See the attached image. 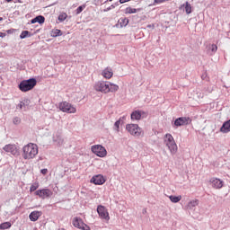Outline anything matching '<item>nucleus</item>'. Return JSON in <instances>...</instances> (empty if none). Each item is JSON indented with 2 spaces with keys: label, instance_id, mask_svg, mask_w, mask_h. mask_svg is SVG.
<instances>
[{
  "label": "nucleus",
  "instance_id": "obj_1",
  "mask_svg": "<svg viewBox=\"0 0 230 230\" xmlns=\"http://www.w3.org/2000/svg\"><path fill=\"white\" fill-rule=\"evenodd\" d=\"M93 89L97 93L109 94V93H118L119 91V85L109 81H98L93 84Z\"/></svg>",
  "mask_w": 230,
  "mask_h": 230
},
{
  "label": "nucleus",
  "instance_id": "obj_2",
  "mask_svg": "<svg viewBox=\"0 0 230 230\" xmlns=\"http://www.w3.org/2000/svg\"><path fill=\"white\" fill-rule=\"evenodd\" d=\"M39 155V146L34 143H29L22 147V158L30 161L35 159Z\"/></svg>",
  "mask_w": 230,
  "mask_h": 230
},
{
  "label": "nucleus",
  "instance_id": "obj_3",
  "mask_svg": "<svg viewBox=\"0 0 230 230\" xmlns=\"http://www.w3.org/2000/svg\"><path fill=\"white\" fill-rule=\"evenodd\" d=\"M164 143L165 146H167V148L170 150L172 155H175V154H177V150H179V148L177 147V143H175V139L172 134H165L164 137Z\"/></svg>",
  "mask_w": 230,
  "mask_h": 230
},
{
  "label": "nucleus",
  "instance_id": "obj_4",
  "mask_svg": "<svg viewBox=\"0 0 230 230\" xmlns=\"http://www.w3.org/2000/svg\"><path fill=\"white\" fill-rule=\"evenodd\" d=\"M37 85V79L31 78L29 80H23L19 84V89L22 93H28V91H31Z\"/></svg>",
  "mask_w": 230,
  "mask_h": 230
},
{
  "label": "nucleus",
  "instance_id": "obj_5",
  "mask_svg": "<svg viewBox=\"0 0 230 230\" xmlns=\"http://www.w3.org/2000/svg\"><path fill=\"white\" fill-rule=\"evenodd\" d=\"M126 130L131 134V136H135V137H139V136H143V130L137 124H128L126 126Z\"/></svg>",
  "mask_w": 230,
  "mask_h": 230
},
{
  "label": "nucleus",
  "instance_id": "obj_6",
  "mask_svg": "<svg viewBox=\"0 0 230 230\" xmlns=\"http://www.w3.org/2000/svg\"><path fill=\"white\" fill-rule=\"evenodd\" d=\"M91 151L93 154L97 155V157H107V149L102 145H94L91 146Z\"/></svg>",
  "mask_w": 230,
  "mask_h": 230
},
{
  "label": "nucleus",
  "instance_id": "obj_7",
  "mask_svg": "<svg viewBox=\"0 0 230 230\" xmlns=\"http://www.w3.org/2000/svg\"><path fill=\"white\" fill-rule=\"evenodd\" d=\"M59 110L62 112H66L67 114H75L76 113V108L73 106V104L67 102H62L59 103Z\"/></svg>",
  "mask_w": 230,
  "mask_h": 230
},
{
  "label": "nucleus",
  "instance_id": "obj_8",
  "mask_svg": "<svg viewBox=\"0 0 230 230\" xmlns=\"http://www.w3.org/2000/svg\"><path fill=\"white\" fill-rule=\"evenodd\" d=\"M72 224L74 227H76L77 229L91 230V227L84 223V220H82L80 217H74Z\"/></svg>",
  "mask_w": 230,
  "mask_h": 230
},
{
  "label": "nucleus",
  "instance_id": "obj_9",
  "mask_svg": "<svg viewBox=\"0 0 230 230\" xmlns=\"http://www.w3.org/2000/svg\"><path fill=\"white\" fill-rule=\"evenodd\" d=\"M97 213L102 220H105V222H109L111 220V217L109 216V211H107V208L102 205L97 207Z\"/></svg>",
  "mask_w": 230,
  "mask_h": 230
},
{
  "label": "nucleus",
  "instance_id": "obj_10",
  "mask_svg": "<svg viewBox=\"0 0 230 230\" xmlns=\"http://www.w3.org/2000/svg\"><path fill=\"white\" fill-rule=\"evenodd\" d=\"M34 195H37V197H40V199H48L53 195V191L49 189H42L38 190L34 192Z\"/></svg>",
  "mask_w": 230,
  "mask_h": 230
},
{
  "label": "nucleus",
  "instance_id": "obj_11",
  "mask_svg": "<svg viewBox=\"0 0 230 230\" xmlns=\"http://www.w3.org/2000/svg\"><path fill=\"white\" fill-rule=\"evenodd\" d=\"M191 123V119L190 117H180L175 119V127H184V125H190Z\"/></svg>",
  "mask_w": 230,
  "mask_h": 230
},
{
  "label": "nucleus",
  "instance_id": "obj_12",
  "mask_svg": "<svg viewBox=\"0 0 230 230\" xmlns=\"http://www.w3.org/2000/svg\"><path fill=\"white\" fill-rule=\"evenodd\" d=\"M209 184H211L212 188L215 190H222V188H224V181L218 178H211Z\"/></svg>",
  "mask_w": 230,
  "mask_h": 230
},
{
  "label": "nucleus",
  "instance_id": "obj_13",
  "mask_svg": "<svg viewBox=\"0 0 230 230\" xmlns=\"http://www.w3.org/2000/svg\"><path fill=\"white\" fill-rule=\"evenodd\" d=\"M105 177H103V175L102 174H97L91 179V182L97 186H102V184H105Z\"/></svg>",
  "mask_w": 230,
  "mask_h": 230
},
{
  "label": "nucleus",
  "instance_id": "obj_14",
  "mask_svg": "<svg viewBox=\"0 0 230 230\" xmlns=\"http://www.w3.org/2000/svg\"><path fill=\"white\" fill-rule=\"evenodd\" d=\"M4 152H8L9 154H12V155H19V149L17 148V146L15 145H6L4 147Z\"/></svg>",
  "mask_w": 230,
  "mask_h": 230
},
{
  "label": "nucleus",
  "instance_id": "obj_15",
  "mask_svg": "<svg viewBox=\"0 0 230 230\" xmlns=\"http://www.w3.org/2000/svg\"><path fill=\"white\" fill-rule=\"evenodd\" d=\"M102 76L105 78V80H111L112 76H114V72L112 71V68L111 67H106L102 71Z\"/></svg>",
  "mask_w": 230,
  "mask_h": 230
},
{
  "label": "nucleus",
  "instance_id": "obj_16",
  "mask_svg": "<svg viewBox=\"0 0 230 230\" xmlns=\"http://www.w3.org/2000/svg\"><path fill=\"white\" fill-rule=\"evenodd\" d=\"M40 217H42L41 211H32L29 215V218L31 222H37V220H39V218H40Z\"/></svg>",
  "mask_w": 230,
  "mask_h": 230
},
{
  "label": "nucleus",
  "instance_id": "obj_17",
  "mask_svg": "<svg viewBox=\"0 0 230 230\" xmlns=\"http://www.w3.org/2000/svg\"><path fill=\"white\" fill-rule=\"evenodd\" d=\"M220 132H223V134H227V132H230V119L223 124L220 128Z\"/></svg>",
  "mask_w": 230,
  "mask_h": 230
},
{
  "label": "nucleus",
  "instance_id": "obj_18",
  "mask_svg": "<svg viewBox=\"0 0 230 230\" xmlns=\"http://www.w3.org/2000/svg\"><path fill=\"white\" fill-rule=\"evenodd\" d=\"M45 21H46V18H44V16L39 15V16L35 17L34 19H32L31 21V24H35V22H39V24H44Z\"/></svg>",
  "mask_w": 230,
  "mask_h": 230
},
{
  "label": "nucleus",
  "instance_id": "obj_19",
  "mask_svg": "<svg viewBox=\"0 0 230 230\" xmlns=\"http://www.w3.org/2000/svg\"><path fill=\"white\" fill-rule=\"evenodd\" d=\"M143 111H135L131 113V119H137V120H139L141 119V116H142Z\"/></svg>",
  "mask_w": 230,
  "mask_h": 230
},
{
  "label": "nucleus",
  "instance_id": "obj_20",
  "mask_svg": "<svg viewBox=\"0 0 230 230\" xmlns=\"http://www.w3.org/2000/svg\"><path fill=\"white\" fill-rule=\"evenodd\" d=\"M199 206V199H192L187 204V209H193V208H197Z\"/></svg>",
  "mask_w": 230,
  "mask_h": 230
},
{
  "label": "nucleus",
  "instance_id": "obj_21",
  "mask_svg": "<svg viewBox=\"0 0 230 230\" xmlns=\"http://www.w3.org/2000/svg\"><path fill=\"white\" fill-rule=\"evenodd\" d=\"M119 24L121 28H125V26L128 25V18H120L119 20Z\"/></svg>",
  "mask_w": 230,
  "mask_h": 230
},
{
  "label": "nucleus",
  "instance_id": "obj_22",
  "mask_svg": "<svg viewBox=\"0 0 230 230\" xmlns=\"http://www.w3.org/2000/svg\"><path fill=\"white\" fill-rule=\"evenodd\" d=\"M169 199L171 202L177 204V202H181L182 196H170Z\"/></svg>",
  "mask_w": 230,
  "mask_h": 230
},
{
  "label": "nucleus",
  "instance_id": "obj_23",
  "mask_svg": "<svg viewBox=\"0 0 230 230\" xmlns=\"http://www.w3.org/2000/svg\"><path fill=\"white\" fill-rule=\"evenodd\" d=\"M10 227H12V223L10 222H4L0 225V229L2 230L10 229Z\"/></svg>",
  "mask_w": 230,
  "mask_h": 230
},
{
  "label": "nucleus",
  "instance_id": "obj_24",
  "mask_svg": "<svg viewBox=\"0 0 230 230\" xmlns=\"http://www.w3.org/2000/svg\"><path fill=\"white\" fill-rule=\"evenodd\" d=\"M137 9L132 8V7H127L124 11V13L128 14V13H137Z\"/></svg>",
  "mask_w": 230,
  "mask_h": 230
},
{
  "label": "nucleus",
  "instance_id": "obj_25",
  "mask_svg": "<svg viewBox=\"0 0 230 230\" xmlns=\"http://www.w3.org/2000/svg\"><path fill=\"white\" fill-rule=\"evenodd\" d=\"M37 190H39V182H34L30 188V192L33 193V191H37Z\"/></svg>",
  "mask_w": 230,
  "mask_h": 230
},
{
  "label": "nucleus",
  "instance_id": "obj_26",
  "mask_svg": "<svg viewBox=\"0 0 230 230\" xmlns=\"http://www.w3.org/2000/svg\"><path fill=\"white\" fill-rule=\"evenodd\" d=\"M185 12L188 15H190V13H191V4H190L189 2L185 3Z\"/></svg>",
  "mask_w": 230,
  "mask_h": 230
},
{
  "label": "nucleus",
  "instance_id": "obj_27",
  "mask_svg": "<svg viewBox=\"0 0 230 230\" xmlns=\"http://www.w3.org/2000/svg\"><path fill=\"white\" fill-rule=\"evenodd\" d=\"M26 37H31V34H30V31H22L20 38L26 39Z\"/></svg>",
  "mask_w": 230,
  "mask_h": 230
},
{
  "label": "nucleus",
  "instance_id": "obj_28",
  "mask_svg": "<svg viewBox=\"0 0 230 230\" xmlns=\"http://www.w3.org/2000/svg\"><path fill=\"white\" fill-rule=\"evenodd\" d=\"M66 19H67V13H60L58 16V21H60L61 22L66 21Z\"/></svg>",
  "mask_w": 230,
  "mask_h": 230
},
{
  "label": "nucleus",
  "instance_id": "obj_29",
  "mask_svg": "<svg viewBox=\"0 0 230 230\" xmlns=\"http://www.w3.org/2000/svg\"><path fill=\"white\" fill-rule=\"evenodd\" d=\"M84 9H85V5H81V6H79V7L75 10L76 15H79V13H82V12H84Z\"/></svg>",
  "mask_w": 230,
  "mask_h": 230
},
{
  "label": "nucleus",
  "instance_id": "obj_30",
  "mask_svg": "<svg viewBox=\"0 0 230 230\" xmlns=\"http://www.w3.org/2000/svg\"><path fill=\"white\" fill-rule=\"evenodd\" d=\"M210 49H211L212 53H217V51H218V46H217V44H212L210 46Z\"/></svg>",
  "mask_w": 230,
  "mask_h": 230
},
{
  "label": "nucleus",
  "instance_id": "obj_31",
  "mask_svg": "<svg viewBox=\"0 0 230 230\" xmlns=\"http://www.w3.org/2000/svg\"><path fill=\"white\" fill-rule=\"evenodd\" d=\"M168 0H154V4H163V3H167Z\"/></svg>",
  "mask_w": 230,
  "mask_h": 230
},
{
  "label": "nucleus",
  "instance_id": "obj_32",
  "mask_svg": "<svg viewBox=\"0 0 230 230\" xmlns=\"http://www.w3.org/2000/svg\"><path fill=\"white\" fill-rule=\"evenodd\" d=\"M114 125L117 128V132H119V125H121V120H117Z\"/></svg>",
  "mask_w": 230,
  "mask_h": 230
},
{
  "label": "nucleus",
  "instance_id": "obj_33",
  "mask_svg": "<svg viewBox=\"0 0 230 230\" xmlns=\"http://www.w3.org/2000/svg\"><path fill=\"white\" fill-rule=\"evenodd\" d=\"M114 8H116V5L111 4L108 8L104 9L103 12H110V10H114Z\"/></svg>",
  "mask_w": 230,
  "mask_h": 230
},
{
  "label": "nucleus",
  "instance_id": "obj_34",
  "mask_svg": "<svg viewBox=\"0 0 230 230\" xmlns=\"http://www.w3.org/2000/svg\"><path fill=\"white\" fill-rule=\"evenodd\" d=\"M14 125H19L21 123V119L19 117H16L13 119Z\"/></svg>",
  "mask_w": 230,
  "mask_h": 230
},
{
  "label": "nucleus",
  "instance_id": "obj_35",
  "mask_svg": "<svg viewBox=\"0 0 230 230\" xmlns=\"http://www.w3.org/2000/svg\"><path fill=\"white\" fill-rule=\"evenodd\" d=\"M60 33H61V31L58 30V29H57V30L55 31V35H56V37H58V35H61Z\"/></svg>",
  "mask_w": 230,
  "mask_h": 230
},
{
  "label": "nucleus",
  "instance_id": "obj_36",
  "mask_svg": "<svg viewBox=\"0 0 230 230\" xmlns=\"http://www.w3.org/2000/svg\"><path fill=\"white\" fill-rule=\"evenodd\" d=\"M24 102H21L19 104H18V107L19 109H22L24 107Z\"/></svg>",
  "mask_w": 230,
  "mask_h": 230
},
{
  "label": "nucleus",
  "instance_id": "obj_37",
  "mask_svg": "<svg viewBox=\"0 0 230 230\" xmlns=\"http://www.w3.org/2000/svg\"><path fill=\"white\" fill-rule=\"evenodd\" d=\"M40 172L43 175H46V173H48V169H42Z\"/></svg>",
  "mask_w": 230,
  "mask_h": 230
},
{
  "label": "nucleus",
  "instance_id": "obj_38",
  "mask_svg": "<svg viewBox=\"0 0 230 230\" xmlns=\"http://www.w3.org/2000/svg\"><path fill=\"white\" fill-rule=\"evenodd\" d=\"M130 0H119L120 4H123L124 3H128Z\"/></svg>",
  "mask_w": 230,
  "mask_h": 230
},
{
  "label": "nucleus",
  "instance_id": "obj_39",
  "mask_svg": "<svg viewBox=\"0 0 230 230\" xmlns=\"http://www.w3.org/2000/svg\"><path fill=\"white\" fill-rule=\"evenodd\" d=\"M0 37H1L2 39H4V37H6V33H4V32H0Z\"/></svg>",
  "mask_w": 230,
  "mask_h": 230
},
{
  "label": "nucleus",
  "instance_id": "obj_40",
  "mask_svg": "<svg viewBox=\"0 0 230 230\" xmlns=\"http://www.w3.org/2000/svg\"><path fill=\"white\" fill-rule=\"evenodd\" d=\"M7 3H12L13 0H5Z\"/></svg>",
  "mask_w": 230,
  "mask_h": 230
},
{
  "label": "nucleus",
  "instance_id": "obj_41",
  "mask_svg": "<svg viewBox=\"0 0 230 230\" xmlns=\"http://www.w3.org/2000/svg\"><path fill=\"white\" fill-rule=\"evenodd\" d=\"M11 32H12V30H8V31H7V33H11Z\"/></svg>",
  "mask_w": 230,
  "mask_h": 230
},
{
  "label": "nucleus",
  "instance_id": "obj_42",
  "mask_svg": "<svg viewBox=\"0 0 230 230\" xmlns=\"http://www.w3.org/2000/svg\"><path fill=\"white\" fill-rule=\"evenodd\" d=\"M0 21H3V17H0Z\"/></svg>",
  "mask_w": 230,
  "mask_h": 230
},
{
  "label": "nucleus",
  "instance_id": "obj_43",
  "mask_svg": "<svg viewBox=\"0 0 230 230\" xmlns=\"http://www.w3.org/2000/svg\"><path fill=\"white\" fill-rule=\"evenodd\" d=\"M109 1L111 2L112 0H107V2H109Z\"/></svg>",
  "mask_w": 230,
  "mask_h": 230
}]
</instances>
